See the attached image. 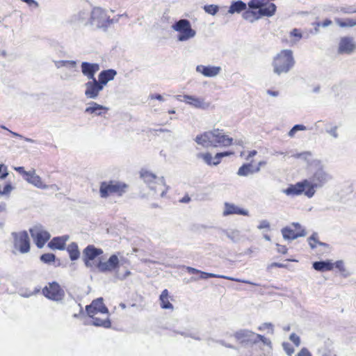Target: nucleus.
Returning <instances> with one entry per match:
<instances>
[{
    "label": "nucleus",
    "mask_w": 356,
    "mask_h": 356,
    "mask_svg": "<svg viewBox=\"0 0 356 356\" xmlns=\"http://www.w3.org/2000/svg\"><path fill=\"white\" fill-rule=\"evenodd\" d=\"M327 179H302L295 184H289L282 190V192L288 196H298L304 194L308 198L312 197L316 189L323 187Z\"/></svg>",
    "instance_id": "1"
},
{
    "label": "nucleus",
    "mask_w": 356,
    "mask_h": 356,
    "mask_svg": "<svg viewBox=\"0 0 356 356\" xmlns=\"http://www.w3.org/2000/svg\"><path fill=\"white\" fill-rule=\"evenodd\" d=\"M195 141L197 145L209 148L210 147L229 146L233 143V138L225 135L222 130L214 129L197 135Z\"/></svg>",
    "instance_id": "2"
},
{
    "label": "nucleus",
    "mask_w": 356,
    "mask_h": 356,
    "mask_svg": "<svg viewBox=\"0 0 356 356\" xmlns=\"http://www.w3.org/2000/svg\"><path fill=\"white\" fill-rule=\"evenodd\" d=\"M291 50L285 49L277 54L273 61V72L277 74L288 72L294 65Z\"/></svg>",
    "instance_id": "3"
},
{
    "label": "nucleus",
    "mask_w": 356,
    "mask_h": 356,
    "mask_svg": "<svg viewBox=\"0 0 356 356\" xmlns=\"http://www.w3.org/2000/svg\"><path fill=\"white\" fill-rule=\"evenodd\" d=\"M128 188V185L124 182L115 181L110 179L108 181H102L99 186V195L102 198H107L113 195L122 196Z\"/></svg>",
    "instance_id": "4"
},
{
    "label": "nucleus",
    "mask_w": 356,
    "mask_h": 356,
    "mask_svg": "<svg viewBox=\"0 0 356 356\" xmlns=\"http://www.w3.org/2000/svg\"><path fill=\"white\" fill-rule=\"evenodd\" d=\"M172 29L177 33V38L179 42L188 41L196 35L195 30L188 19H179L172 25Z\"/></svg>",
    "instance_id": "5"
},
{
    "label": "nucleus",
    "mask_w": 356,
    "mask_h": 356,
    "mask_svg": "<svg viewBox=\"0 0 356 356\" xmlns=\"http://www.w3.org/2000/svg\"><path fill=\"white\" fill-rule=\"evenodd\" d=\"M112 23L106 10L99 7L93 8L90 13L89 24L97 29H106Z\"/></svg>",
    "instance_id": "6"
},
{
    "label": "nucleus",
    "mask_w": 356,
    "mask_h": 356,
    "mask_svg": "<svg viewBox=\"0 0 356 356\" xmlns=\"http://www.w3.org/2000/svg\"><path fill=\"white\" fill-rule=\"evenodd\" d=\"M104 253L102 248L96 247L95 245H88L82 252V260L86 268L92 269L94 267V261Z\"/></svg>",
    "instance_id": "7"
},
{
    "label": "nucleus",
    "mask_w": 356,
    "mask_h": 356,
    "mask_svg": "<svg viewBox=\"0 0 356 356\" xmlns=\"http://www.w3.org/2000/svg\"><path fill=\"white\" fill-rule=\"evenodd\" d=\"M31 238L36 247L39 249L42 248L47 242L51 238L50 233L43 229L40 224L34 225L29 229Z\"/></svg>",
    "instance_id": "8"
},
{
    "label": "nucleus",
    "mask_w": 356,
    "mask_h": 356,
    "mask_svg": "<svg viewBox=\"0 0 356 356\" xmlns=\"http://www.w3.org/2000/svg\"><path fill=\"white\" fill-rule=\"evenodd\" d=\"M42 294L47 299L57 302L63 299L65 291L57 282L53 281L42 289Z\"/></svg>",
    "instance_id": "9"
},
{
    "label": "nucleus",
    "mask_w": 356,
    "mask_h": 356,
    "mask_svg": "<svg viewBox=\"0 0 356 356\" xmlns=\"http://www.w3.org/2000/svg\"><path fill=\"white\" fill-rule=\"evenodd\" d=\"M13 238L14 248L17 249L22 254L27 253L30 251L31 243L28 232L26 230L11 233Z\"/></svg>",
    "instance_id": "10"
},
{
    "label": "nucleus",
    "mask_w": 356,
    "mask_h": 356,
    "mask_svg": "<svg viewBox=\"0 0 356 356\" xmlns=\"http://www.w3.org/2000/svg\"><path fill=\"white\" fill-rule=\"evenodd\" d=\"M120 266V262L117 254H111L106 261L99 259L95 265V267L102 273L117 272Z\"/></svg>",
    "instance_id": "11"
},
{
    "label": "nucleus",
    "mask_w": 356,
    "mask_h": 356,
    "mask_svg": "<svg viewBox=\"0 0 356 356\" xmlns=\"http://www.w3.org/2000/svg\"><path fill=\"white\" fill-rule=\"evenodd\" d=\"M256 334V333L250 330L241 329L235 332L233 336L241 346L249 347L257 344Z\"/></svg>",
    "instance_id": "12"
},
{
    "label": "nucleus",
    "mask_w": 356,
    "mask_h": 356,
    "mask_svg": "<svg viewBox=\"0 0 356 356\" xmlns=\"http://www.w3.org/2000/svg\"><path fill=\"white\" fill-rule=\"evenodd\" d=\"M356 50V42L353 37L343 36L340 38L337 51L340 54L350 55Z\"/></svg>",
    "instance_id": "13"
},
{
    "label": "nucleus",
    "mask_w": 356,
    "mask_h": 356,
    "mask_svg": "<svg viewBox=\"0 0 356 356\" xmlns=\"http://www.w3.org/2000/svg\"><path fill=\"white\" fill-rule=\"evenodd\" d=\"M176 98L177 100L185 102L186 104L198 109H207L209 106V104L204 101V99L193 95H177Z\"/></svg>",
    "instance_id": "14"
},
{
    "label": "nucleus",
    "mask_w": 356,
    "mask_h": 356,
    "mask_svg": "<svg viewBox=\"0 0 356 356\" xmlns=\"http://www.w3.org/2000/svg\"><path fill=\"white\" fill-rule=\"evenodd\" d=\"M84 95L88 99H95L98 97L99 92L103 90L102 86L97 79L88 80L85 84Z\"/></svg>",
    "instance_id": "15"
},
{
    "label": "nucleus",
    "mask_w": 356,
    "mask_h": 356,
    "mask_svg": "<svg viewBox=\"0 0 356 356\" xmlns=\"http://www.w3.org/2000/svg\"><path fill=\"white\" fill-rule=\"evenodd\" d=\"M70 236L67 234L54 236L48 243L47 246L51 250H64L66 248V242L69 240Z\"/></svg>",
    "instance_id": "16"
},
{
    "label": "nucleus",
    "mask_w": 356,
    "mask_h": 356,
    "mask_svg": "<svg viewBox=\"0 0 356 356\" xmlns=\"http://www.w3.org/2000/svg\"><path fill=\"white\" fill-rule=\"evenodd\" d=\"M225 209L223 211L222 215L223 216H228L230 215H241L244 216H249V211L247 209H245L243 208H241L234 204L229 203V202H225L224 204Z\"/></svg>",
    "instance_id": "17"
},
{
    "label": "nucleus",
    "mask_w": 356,
    "mask_h": 356,
    "mask_svg": "<svg viewBox=\"0 0 356 356\" xmlns=\"http://www.w3.org/2000/svg\"><path fill=\"white\" fill-rule=\"evenodd\" d=\"M155 179H147L145 181L151 191H153L155 193H159L161 197H163L165 195L168 188L165 187L163 180L157 179L159 181H154Z\"/></svg>",
    "instance_id": "18"
},
{
    "label": "nucleus",
    "mask_w": 356,
    "mask_h": 356,
    "mask_svg": "<svg viewBox=\"0 0 356 356\" xmlns=\"http://www.w3.org/2000/svg\"><path fill=\"white\" fill-rule=\"evenodd\" d=\"M281 232L284 239L288 241H293L299 237L305 236L307 232L305 229L300 231L295 232L291 227L286 226L281 229Z\"/></svg>",
    "instance_id": "19"
},
{
    "label": "nucleus",
    "mask_w": 356,
    "mask_h": 356,
    "mask_svg": "<svg viewBox=\"0 0 356 356\" xmlns=\"http://www.w3.org/2000/svg\"><path fill=\"white\" fill-rule=\"evenodd\" d=\"M100 70V67L97 63H90L83 62L81 63V72L88 79V80L96 79L95 74Z\"/></svg>",
    "instance_id": "20"
},
{
    "label": "nucleus",
    "mask_w": 356,
    "mask_h": 356,
    "mask_svg": "<svg viewBox=\"0 0 356 356\" xmlns=\"http://www.w3.org/2000/svg\"><path fill=\"white\" fill-rule=\"evenodd\" d=\"M196 71L204 76L213 77L220 73L221 67L218 66H205L200 65L196 67Z\"/></svg>",
    "instance_id": "21"
},
{
    "label": "nucleus",
    "mask_w": 356,
    "mask_h": 356,
    "mask_svg": "<svg viewBox=\"0 0 356 356\" xmlns=\"http://www.w3.org/2000/svg\"><path fill=\"white\" fill-rule=\"evenodd\" d=\"M184 268H186L187 273H188L189 274L200 275V277H195V276L191 277V282H196L199 280H208V279L212 278L215 276L214 273L202 271V270L195 268L193 267L184 266Z\"/></svg>",
    "instance_id": "22"
},
{
    "label": "nucleus",
    "mask_w": 356,
    "mask_h": 356,
    "mask_svg": "<svg viewBox=\"0 0 356 356\" xmlns=\"http://www.w3.org/2000/svg\"><path fill=\"white\" fill-rule=\"evenodd\" d=\"M266 164L265 161H260L257 166H254L252 164H244L243 165L238 171L239 176H250L254 172H257L260 170V167Z\"/></svg>",
    "instance_id": "23"
},
{
    "label": "nucleus",
    "mask_w": 356,
    "mask_h": 356,
    "mask_svg": "<svg viewBox=\"0 0 356 356\" xmlns=\"http://www.w3.org/2000/svg\"><path fill=\"white\" fill-rule=\"evenodd\" d=\"M108 111V108L100 105L95 102H90L87 104L85 113L88 114H95V115H102Z\"/></svg>",
    "instance_id": "24"
},
{
    "label": "nucleus",
    "mask_w": 356,
    "mask_h": 356,
    "mask_svg": "<svg viewBox=\"0 0 356 356\" xmlns=\"http://www.w3.org/2000/svg\"><path fill=\"white\" fill-rule=\"evenodd\" d=\"M117 72L114 70H104L100 72L98 76L97 81L104 88L108 82L114 79Z\"/></svg>",
    "instance_id": "25"
},
{
    "label": "nucleus",
    "mask_w": 356,
    "mask_h": 356,
    "mask_svg": "<svg viewBox=\"0 0 356 356\" xmlns=\"http://www.w3.org/2000/svg\"><path fill=\"white\" fill-rule=\"evenodd\" d=\"M312 268L321 273L330 271L333 270L332 261L330 259L316 261L312 263Z\"/></svg>",
    "instance_id": "26"
},
{
    "label": "nucleus",
    "mask_w": 356,
    "mask_h": 356,
    "mask_svg": "<svg viewBox=\"0 0 356 356\" xmlns=\"http://www.w3.org/2000/svg\"><path fill=\"white\" fill-rule=\"evenodd\" d=\"M92 307H95L97 312H99L101 314H108L109 310L108 307L104 303V298L102 297L97 298L94 299L90 304L88 305V309H91Z\"/></svg>",
    "instance_id": "27"
},
{
    "label": "nucleus",
    "mask_w": 356,
    "mask_h": 356,
    "mask_svg": "<svg viewBox=\"0 0 356 356\" xmlns=\"http://www.w3.org/2000/svg\"><path fill=\"white\" fill-rule=\"evenodd\" d=\"M28 183L33 184L37 188L44 189V190H51L53 192L58 191V187L56 184H47L44 183L43 179H26Z\"/></svg>",
    "instance_id": "28"
},
{
    "label": "nucleus",
    "mask_w": 356,
    "mask_h": 356,
    "mask_svg": "<svg viewBox=\"0 0 356 356\" xmlns=\"http://www.w3.org/2000/svg\"><path fill=\"white\" fill-rule=\"evenodd\" d=\"M65 248L69 254L70 259L72 261H76L79 259L81 252L79 251L77 243L72 242Z\"/></svg>",
    "instance_id": "29"
},
{
    "label": "nucleus",
    "mask_w": 356,
    "mask_h": 356,
    "mask_svg": "<svg viewBox=\"0 0 356 356\" xmlns=\"http://www.w3.org/2000/svg\"><path fill=\"white\" fill-rule=\"evenodd\" d=\"M83 324L85 325H92L95 327H102L104 328H111L112 325L111 321L109 318L103 320L98 317H93L90 323L85 322Z\"/></svg>",
    "instance_id": "30"
},
{
    "label": "nucleus",
    "mask_w": 356,
    "mask_h": 356,
    "mask_svg": "<svg viewBox=\"0 0 356 356\" xmlns=\"http://www.w3.org/2000/svg\"><path fill=\"white\" fill-rule=\"evenodd\" d=\"M334 22L340 28H352V27L356 26V19L355 18L335 17Z\"/></svg>",
    "instance_id": "31"
},
{
    "label": "nucleus",
    "mask_w": 356,
    "mask_h": 356,
    "mask_svg": "<svg viewBox=\"0 0 356 356\" xmlns=\"http://www.w3.org/2000/svg\"><path fill=\"white\" fill-rule=\"evenodd\" d=\"M247 8L246 3L242 1H237L232 2L230 5L227 13L230 15L234 13H240L241 12L245 10Z\"/></svg>",
    "instance_id": "32"
},
{
    "label": "nucleus",
    "mask_w": 356,
    "mask_h": 356,
    "mask_svg": "<svg viewBox=\"0 0 356 356\" xmlns=\"http://www.w3.org/2000/svg\"><path fill=\"white\" fill-rule=\"evenodd\" d=\"M89 13L86 10L79 11L72 17V22L78 24H89Z\"/></svg>",
    "instance_id": "33"
},
{
    "label": "nucleus",
    "mask_w": 356,
    "mask_h": 356,
    "mask_svg": "<svg viewBox=\"0 0 356 356\" xmlns=\"http://www.w3.org/2000/svg\"><path fill=\"white\" fill-rule=\"evenodd\" d=\"M14 169L19 172V176L28 177L30 178H40V176L36 175L35 170L33 168L26 170L23 167H15Z\"/></svg>",
    "instance_id": "34"
},
{
    "label": "nucleus",
    "mask_w": 356,
    "mask_h": 356,
    "mask_svg": "<svg viewBox=\"0 0 356 356\" xmlns=\"http://www.w3.org/2000/svg\"><path fill=\"white\" fill-rule=\"evenodd\" d=\"M332 265L333 268L337 269L343 277L346 278L350 275V273L346 270L343 260H337L335 262H332Z\"/></svg>",
    "instance_id": "35"
},
{
    "label": "nucleus",
    "mask_w": 356,
    "mask_h": 356,
    "mask_svg": "<svg viewBox=\"0 0 356 356\" xmlns=\"http://www.w3.org/2000/svg\"><path fill=\"white\" fill-rule=\"evenodd\" d=\"M302 38V31L298 29H293L289 32V41L291 44H295Z\"/></svg>",
    "instance_id": "36"
},
{
    "label": "nucleus",
    "mask_w": 356,
    "mask_h": 356,
    "mask_svg": "<svg viewBox=\"0 0 356 356\" xmlns=\"http://www.w3.org/2000/svg\"><path fill=\"white\" fill-rule=\"evenodd\" d=\"M55 64L58 68H69L70 70H72L73 71H77L76 63L73 60H58L56 61Z\"/></svg>",
    "instance_id": "37"
},
{
    "label": "nucleus",
    "mask_w": 356,
    "mask_h": 356,
    "mask_svg": "<svg viewBox=\"0 0 356 356\" xmlns=\"http://www.w3.org/2000/svg\"><path fill=\"white\" fill-rule=\"evenodd\" d=\"M40 261L46 264H51L56 261V257L54 253L47 252L44 253L40 257Z\"/></svg>",
    "instance_id": "38"
},
{
    "label": "nucleus",
    "mask_w": 356,
    "mask_h": 356,
    "mask_svg": "<svg viewBox=\"0 0 356 356\" xmlns=\"http://www.w3.org/2000/svg\"><path fill=\"white\" fill-rule=\"evenodd\" d=\"M13 188L14 187L10 181L5 182L3 186L0 184V195H8Z\"/></svg>",
    "instance_id": "39"
},
{
    "label": "nucleus",
    "mask_w": 356,
    "mask_h": 356,
    "mask_svg": "<svg viewBox=\"0 0 356 356\" xmlns=\"http://www.w3.org/2000/svg\"><path fill=\"white\" fill-rule=\"evenodd\" d=\"M223 232L225 234L227 238H229L234 243H236L239 238V231L238 230H232L231 232H228L227 230H223Z\"/></svg>",
    "instance_id": "40"
},
{
    "label": "nucleus",
    "mask_w": 356,
    "mask_h": 356,
    "mask_svg": "<svg viewBox=\"0 0 356 356\" xmlns=\"http://www.w3.org/2000/svg\"><path fill=\"white\" fill-rule=\"evenodd\" d=\"M232 154V152H229L217 153L213 157L212 156V160H211L212 164L211 165H218V163H220L222 158L229 156Z\"/></svg>",
    "instance_id": "41"
},
{
    "label": "nucleus",
    "mask_w": 356,
    "mask_h": 356,
    "mask_svg": "<svg viewBox=\"0 0 356 356\" xmlns=\"http://www.w3.org/2000/svg\"><path fill=\"white\" fill-rule=\"evenodd\" d=\"M197 157L200 159H202L205 163H207L208 165L212 164V162H211L212 155L209 152L198 153L197 154Z\"/></svg>",
    "instance_id": "42"
},
{
    "label": "nucleus",
    "mask_w": 356,
    "mask_h": 356,
    "mask_svg": "<svg viewBox=\"0 0 356 356\" xmlns=\"http://www.w3.org/2000/svg\"><path fill=\"white\" fill-rule=\"evenodd\" d=\"M174 332L180 334L184 337H191L195 340L200 341L201 338L196 334L185 331L174 330Z\"/></svg>",
    "instance_id": "43"
},
{
    "label": "nucleus",
    "mask_w": 356,
    "mask_h": 356,
    "mask_svg": "<svg viewBox=\"0 0 356 356\" xmlns=\"http://www.w3.org/2000/svg\"><path fill=\"white\" fill-rule=\"evenodd\" d=\"M318 241H320L318 240V236L316 232H314L309 238H308V242L310 248L312 249H314L316 247V245L318 244Z\"/></svg>",
    "instance_id": "44"
},
{
    "label": "nucleus",
    "mask_w": 356,
    "mask_h": 356,
    "mask_svg": "<svg viewBox=\"0 0 356 356\" xmlns=\"http://www.w3.org/2000/svg\"><path fill=\"white\" fill-rule=\"evenodd\" d=\"M204 10L208 14L215 15L219 10V7L217 5H206L204 6Z\"/></svg>",
    "instance_id": "45"
},
{
    "label": "nucleus",
    "mask_w": 356,
    "mask_h": 356,
    "mask_svg": "<svg viewBox=\"0 0 356 356\" xmlns=\"http://www.w3.org/2000/svg\"><path fill=\"white\" fill-rule=\"evenodd\" d=\"M257 330L259 331H264L265 330H268V332L270 334L274 333V325L271 323H264L261 324L258 327Z\"/></svg>",
    "instance_id": "46"
},
{
    "label": "nucleus",
    "mask_w": 356,
    "mask_h": 356,
    "mask_svg": "<svg viewBox=\"0 0 356 356\" xmlns=\"http://www.w3.org/2000/svg\"><path fill=\"white\" fill-rule=\"evenodd\" d=\"M255 339L257 341V343L261 341L264 345L268 346L270 348H271L272 343L270 340L265 337L264 335L257 334Z\"/></svg>",
    "instance_id": "47"
},
{
    "label": "nucleus",
    "mask_w": 356,
    "mask_h": 356,
    "mask_svg": "<svg viewBox=\"0 0 356 356\" xmlns=\"http://www.w3.org/2000/svg\"><path fill=\"white\" fill-rule=\"evenodd\" d=\"M76 72V71H73L72 70H70L69 68H65L63 69L60 76L63 79L67 80L71 78Z\"/></svg>",
    "instance_id": "48"
},
{
    "label": "nucleus",
    "mask_w": 356,
    "mask_h": 356,
    "mask_svg": "<svg viewBox=\"0 0 356 356\" xmlns=\"http://www.w3.org/2000/svg\"><path fill=\"white\" fill-rule=\"evenodd\" d=\"M161 307L163 309H173V305L169 301L168 298L159 300Z\"/></svg>",
    "instance_id": "49"
},
{
    "label": "nucleus",
    "mask_w": 356,
    "mask_h": 356,
    "mask_svg": "<svg viewBox=\"0 0 356 356\" xmlns=\"http://www.w3.org/2000/svg\"><path fill=\"white\" fill-rule=\"evenodd\" d=\"M282 346L284 350L289 356H291V355L294 353V348L290 343L284 341L282 343Z\"/></svg>",
    "instance_id": "50"
},
{
    "label": "nucleus",
    "mask_w": 356,
    "mask_h": 356,
    "mask_svg": "<svg viewBox=\"0 0 356 356\" xmlns=\"http://www.w3.org/2000/svg\"><path fill=\"white\" fill-rule=\"evenodd\" d=\"M338 13H341L343 14H353L356 13V9L349 6V7H341L337 10Z\"/></svg>",
    "instance_id": "51"
},
{
    "label": "nucleus",
    "mask_w": 356,
    "mask_h": 356,
    "mask_svg": "<svg viewBox=\"0 0 356 356\" xmlns=\"http://www.w3.org/2000/svg\"><path fill=\"white\" fill-rule=\"evenodd\" d=\"M305 129H306V127L304 125H302V124L295 125L290 130V131L289 132V136H291V137H293V136H294V135L296 133V131H303V130H305Z\"/></svg>",
    "instance_id": "52"
},
{
    "label": "nucleus",
    "mask_w": 356,
    "mask_h": 356,
    "mask_svg": "<svg viewBox=\"0 0 356 356\" xmlns=\"http://www.w3.org/2000/svg\"><path fill=\"white\" fill-rule=\"evenodd\" d=\"M317 353L319 356H331L332 352L326 347H322L318 349Z\"/></svg>",
    "instance_id": "53"
},
{
    "label": "nucleus",
    "mask_w": 356,
    "mask_h": 356,
    "mask_svg": "<svg viewBox=\"0 0 356 356\" xmlns=\"http://www.w3.org/2000/svg\"><path fill=\"white\" fill-rule=\"evenodd\" d=\"M85 313L88 317L92 318L93 317H95L94 316L95 314L99 313V312H97V310L95 307H92L91 309H88V305H86Z\"/></svg>",
    "instance_id": "54"
},
{
    "label": "nucleus",
    "mask_w": 356,
    "mask_h": 356,
    "mask_svg": "<svg viewBox=\"0 0 356 356\" xmlns=\"http://www.w3.org/2000/svg\"><path fill=\"white\" fill-rule=\"evenodd\" d=\"M211 340L212 341H214V342H216V343H219V344H220V345H222V346H225V347H226V348H231V349H234V350H236V349H237L234 346H233V345H232V344H230V343H226V342H225L224 340H222V339H218V340H215V339H211Z\"/></svg>",
    "instance_id": "55"
},
{
    "label": "nucleus",
    "mask_w": 356,
    "mask_h": 356,
    "mask_svg": "<svg viewBox=\"0 0 356 356\" xmlns=\"http://www.w3.org/2000/svg\"><path fill=\"white\" fill-rule=\"evenodd\" d=\"M289 339L295 344L296 346H299L301 343L300 337L295 333H291L290 334Z\"/></svg>",
    "instance_id": "56"
},
{
    "label": "nucleus",
    "mask_w": 356,
    "mask_h": 356,
    "mask_svg": "<svg viewBox=\"0 0 356 356\" xmlns=\"http://www.w3.org/2000/svg\"><path fill=\"white\" fill-rule=\"evenodd\" d=\"M0 178H6L8 175V168L4 164L0 165Z\"/></svg>",
    "instance_id": "57"
},
{
    "label": "nucleus",
    "mask_w": 356,
    "mask_h": 356,
    "mask_svg": "<svg viewBox=\"0 0 356 356\" xmlns=\"http://www.w3.org/2000/svg\"><path fill=\"white\" fill-rule=\"evenodd\" d=\"M275 267L285 268L287 267V265L286 264H284L282 263L273 262L270 265L268 266L267 270H270V268H275Z\"/></svg>",
    "instance_id": "58"
},
{
    "label": "nucleus",
    "mask_w": 356,
    "mask_h": 356,
    "mask_svg": "<svg viewBox=\"0 0 356 356\" xmlns=\"http://www.w3.org/2000/svg\"><path fill=\"white\" fill-rule=\"evenodd\" d=\"M140 177L142 178H155L154 175H153L152 172L146 170H143L140 172Z\"/></svg>",
    "instance_id": "59"
},
{
    "label": "nucleus",
    "mask_w": 356,
    "mask_h": 356,
    "mask_svg": "<svg viewBox=\"0 0 356 356\" xmlns=\"http://www.w3.org/2000/svg\"><path fill=\"white\" fill-rule=\"evenodd\" d=\"M270 223L268 220H263L259 222V225L257 226V228L259 229H265V228L270 229Z\"/></svg>",
    "instance_id": "60"
},
{
    "label": "nucleus",
    "mask_w": 356,
    "mask_h": 356,
    "mask_svg": "<svg viewBox=\"0 0 356 356\" xmlns=\"http://www.w3.org/2000/svg\"><path fill=\"white\" fill-rule=\"evenodd\" d=\"M332 24V21L329 19H326L324 21H323L322 22H318L316 24V26L317 27L322 26V27L325 28V27H327V26H330Z\"/></svg>",
    "instance_id": "61"
},
{
    "label": "nucleus",
    "mask_w": 356,
    "mask_h": 356,
    "mask_svg": "<svg viewBox=\"0 0 356 356\" xmlns=\"http://www.w3.org/2000/svg\"><path fill=\"white\" fill-rule=\"evenodd\" d=\"M276 246L277 247V250L279 253H282L283 254H286L288 252V248L286 245H280L279 243H276Z\"/></svg>",
    "instance_id": "62"
},
{
    "label": "nucleus",
    "mask_w": 356,
    "mask_h": 356,
    "mask_svg": "<svg viewBox=\"0 0 356 356\" xmlns=\"http://www.w3.org/2000/svg\"><path fill=\"white\" fill-rule=\"evenodd\" d=\"M296 356H312V355L307 348L304 347L301 348Z\"/></svg>",
    "instance_id": "63"
},
{
    "label": "nucleus",
    "mask_w": 356,
    "mask_h": 356,
    "mask_svg": "<svg viewBox=\"0 0 356 356\" xmlns=\"http://www.w3.org/2000/svg\"><path fill=\"white\" fill-rule=\"evenodd\" d=\"M296 158H302L304 159H308L311 156V153L306 152L293 155Z\"/></svg>",
    "instance_id": "64"
}]
</instances>
